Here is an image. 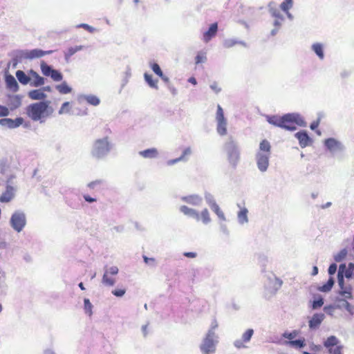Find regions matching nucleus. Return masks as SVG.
Listing matches in <instances>:
<instances>
[{"mask_svg": "<svg viewBox=\"0 0 354 354\" xmlns=\"http://www.w3.org/2000/svg\"><path fill=\"white\" fill-rule=\"evenodd\" d=\"M10 113L8 107L0 105V117L8 116Z\"/></svg>", "mask_w": 354, "mask_h": 354, "instance_id": "nucleus-59", "label": "nucleus"}, {"mask_svg": "<svg viewBox=\"0 0 354 354\" xmlns=\"http://www.w3.org/2000/svg\"><path fill=\"white\" fill-rule=\"evenodd\" d=\"M204 198L206 201V203L209 205V207L216 204L215 198L211 193L205 192L204 193Z\"/></svg>", "mask_w": 354, "mask_h": 354, "instance_id": "nucleus-43", "label": "nucleus"}, {"mask_svg": "<svg viewBox=\"0 0 354 354\" xmlns=\"http://www.w3.org/2000/svg\"><path fill=\"white\" fill-rule=\"evenodd\" d=\"M28 97L34 100H43L46 97V95L41 89L32 90L28 92Z\"/></svg>", "mask_w": 354, "mask_h": 354, "instance_id": "nucleus-28", "label": "nucleus"}, {"mask_svg": "<svg viewBox=\"0 0 354 354\" xmlns=\"http://www.w3.org/2000/svg\"><path fill=\"white\" fill-rule=\"evenodd\" d=\"M50 77L56 82H59L63 79V75L57 70L53 69Z\"/></svg>", "mask_w": 354, "mask_h": 354, "instance_id": "nucleus-50", "label": "nucleus"}, {"mask_svg": "<svg viewBox=\"0 0 354 354\" xmlns=\"http://www.w3.org/2000/svg\"><path fill=\"white\" fill-rule=\"evenodd\" d=\"M325 319V315L324 313H315L308 321L309 328L312 330H317L324 319Z\"/></svg>", "mask_w": 354, "mask_h": 354, "instance_id": "nucleus-17", "label": "nucleus"}, {"mask_svg": "<svg viewBox=\"0 0 354 354\" xmlns=\"http://www.w3.org/2000/svg\"><path fill=\"white\" fill-rule=\"evenodd\" d=\"M16 189L8 185L6 186V191L1 194L0 196V202L1 203H8L10 202L15 195Z\"/></svg>", "mask_w": 354, "mask_h": 354, "instance_id": "nucleus-21", "label": "nucleus"}, {"mask_svg": "<svg viewBox=\"0 0 354 354\" xmlns=\"http://www.w3.org/2000/svg\"><path fill=\"white\" fill-rule=\"evenodd\" d=\"M339 294L344 297L343 299H351L353 298L352 292H341V290H339Z\"/></svg>", "mask_w": 354, "mask_h": 354, "instance_id": "nucleus-63", "label": "nucleus"}, {"mask_svg": "<svg viewBox=\"0 0 354 354\" xmlns=\"http://www.w3.org/2000/svg\"><path fill=\"white\" fill-rule=\"evenodd\" d=\"M118 268L117 266H111L109 268L105 267V270L104 274H106L107 275H115L118 273Z\"/></svg>", "mask_w": 354, "mask_h": 354, "instance_id": "nucleus-51", "label": "nucleus"}, {"mask_svg": "<svg viewBox=\"0 0 354 354\" xmlns=\"http://www.w3.org/2000/svg\"><path fill=\"white\" fill-rule=\"evenodd\" d=\"M348 250L346 248L341 250L338 253L334 254L333 258L335 262H342L346 258Z\"/></svg>", "mask_w": 354, "mask_h": 354, "instance_id": "nucleus-37", "label": "nucleus"}, {"mask_svg": "<svg viewBox=\"0 0 354 354\" xmlns=\"http://www.w3.org/2000/svg\"><path fill=\"white\" fill-rule=\"evenodd\" d=\"M286 118L287 120V124H290V126L293 127L295 128V131L297 129L295 124H297L300 127H306V122L303 117L299 113H287Z\"/></svg>", "mask_w": 354, "mask_h": 354, "instance_id": "nucleus-13", "label": "nucleus"}, {"mask_svg": "<svg viewBox=\"0 0 354 354\" xmlns=\"http://www.w3.org/2000/svg\"><path fill=\"white\" fill-rule=\"evenodd\" d=\"M126 292V290L124 289H118V290H112L111 293L118 297H122Z\"/></svg>", "mask_w": 354, "mask_h": 354, "instance_id": "nucleus-60", "label": "nucleus"}, {"mask_svg": "<svg viewBox=\"0 0 354 354\" xmlns=\"http://www.w3.org/2000/svg\"><path fill=\"white\" fill-rule=\"evenodd\" d=\"M311 49L320 59L324 58V45L322 43L316 42L313 44Z\"/></svg>", "mask_w": 354, "mask_h": 354, "instance_id": "nucleus-30", "label": "nucleus"}, {"mask_svg": "<svg viewBox=\"0 0 354 354\" xmlns=\"http://www.w3.org/2000/svg\"><path fill=\"white\" fill-rule=\"evenodd\" d=\"M16 77L19 82L24 85L28 84L30 81V78L21 70H18L16 72Z\"/></svg>", "mask_w": 354, "mask_h": 354, "instance_id": "nucleus-33", "label": "nucleus"}, {"mask_svg": "<svg viewBox=\"0 0 354 354\" xmlns=\"http://www.w3.org/2000/svg\"><path fill=\"white\" fill-rule=\"evenodd\" d=\"M11 227L17 232H21L26 225V216L22 211H15L10 218Z\"/></svg>", "mask_w": 354, "mask_h": 354, "instance_id": "nucleus-7", "label": "nucleus"}, {"mask_svg": "<svg viewBox=\"0 0 354 354\" xmlns=\"http://www.w3.org/2000/svg\"><path fill=\"white\" fill-rule=\"evenodd\" d=\"M295 137L298 139L301 147L304 148L312 143L311 138L305 131H299L295 133Z\"/></svg>", "mask_w": 354, "mask_h": 354, "instance_id": "nucleus-20", "label": "nucleus"}, {"mask_svg": "<svg viewBox=\"0 0 354 354\" xmlns=\"http://www.w3.org/2000/svg\"><path fill=\"white\" fill-rule=\"evenodd\" d=\"M76 27L77 28H82L86 30L87 31H88L91 33L94 32L95 30V28L89 26L87 24H78Z\"/></svg>", "mask_w": 354, "mask_h": 354, "instance_id": "nucleus-55", "label": "nucleus"}, {"mask_svg": "<svg viewBox=\"0 0 354 354\" xmlns=\"http://www.w3.org/2000/svg\"><path fill=\"white\" fill-rule=\"evenodd\" d=\"M293 6V0H284L280 4V9L284 12H288Z\"/></svg>", "mask_w": 354, "mask_h": 354, "instance_id": "nucleus-42", "label": "nucleus"}, {"mask_svg": "<svg viewBox=\"0 0 354 354\" xmlns=\"http://www.w3.org/2000/svg\"><path fill=\"white\" fill-rule=\"evenodd\" d=\"M254 335V330L252 328L247 329L242 335L241 339H237L233 342V345L237 349L246 348L248 346L245 344L250 342Z\"/></svg>", "mask_w": 354, "mask_h": 354, "instance_id": "nucleus-12", "label": "nucleus"}, {"mask_svg": "<svg viewBox=\"0 0 354 354\" xmlns=\"http://www.w3.org/2000/svg\"><path fill=\"white\" fill-rule=\"evenodd\" d=\"M24 121V118L21 117L17 118L15 120L11 118H2L0 119V125L9 129H15L21 125Z\"/></svg>", "mask_w": 354, "mask_h": 354, "instance_id": "nucleus-16", "label": "nucleus"}, {"mask_svg": "<svg viewBox=\"0 0 354 354\" xmlns=\"http://www.w3.org/2000/svg\"><path fill=\"white\" fill-rule=\"evenodd\" d=\"M144 77H145V80L146 81V82L148 84V85L151 88H156V89L158 88V86L157 84L158 80H153L151 75H149V74L145 73L144 74Z\"/></svg>", "mask_w": 354, "mask_h": 354, "instance_id": "nucleus-38", "label": "nucleus"}, {"mask_svg": "<svg viewBox=\"0 0 354 354\" xmlns=\"http://www.w3.org/2000/svg\"><path fill=\"white\" fill-rule=\"evenodd\" d=\"M286 344L292 347H295L297 348H301L306 346L304 338L288 341L286 342Z\"/></svg>", "mask_w": 354, "mask_h": 354, "instance_id": "nucleus-34", "label": "nucleus"}, {"mask_svg": "<svg viewBox=\"0 0 354 354\" xmlns=\"http://www.w3.org/2000/svg\"><path fill=\"white\" fill-rule=\"evenodd\" d=\"M268 12L272 17L274 19H278L281 21H285V17L281 12L280 10L276 7V5L274 2L269 3L268 6Z\"/></svg>", "mask_w": 354, "mask_h": 354, "instance_id": "nucleus-24", "label": "nucleus"}, {"mask_svg": "<svg viewBox=\"0 0 354 354\" xmlns=\"http://www.w3.org/2000/svg\"><path fill=\"white\" fill-rule=\"evenodd\" d=\"M283 22H284V21H281L280 19H274L273 24H272L274 26V28L272 29L270 31L271 36H275L278 33V32L281 29Z\"/></svg>", "mask_w": 354, "mask_h": 354, "instance_id": "nucleus-35", "label": "nucleus"}, {"mask_svg": "<svg viewBox=\"0 0 354 354\" xmlns=\"http://www.w3.org/2000/svg\"><path fill=\"white\" fill-rule=\"evenodd\" d=\"M218 327V322H217L216 319H214L212 321L210 326H209V328L208 329V330L206 333V334H210L212 335H218L216 333V330L217 329Z\"/></svg>", "mask_w": 354, "mask_h": 354, "instance_id": "nucleus-46", "label": "nucleus"}, {"mask_svg": "<svg viewBox=\"0 0 354 354\" xmlns=\"http://www.w3.org/2000/svg\"><path fill=\"white\" fill-rule=\"evenodd\" d=\"M139 155L145 158H156L158 156V151L156 148H150L139 151Z\"/></svg>", "mask_w": 354, "mask_h": 354, "instance_id": "nucleus-29", "label": "nucleus"}, {"mask_svg": "<svg viewBox=\"0 0 354 354\" xmlns=\"http://www.w3.org/2000/svg\"><path fill=\"white\" fill-rule=\"evenodd\" d=\"M113 144L108 136L95 139L91 147V156L96 160L106 158L111 151Z\"/></svg>", "mask_w": 354, "mask_h": 354, "instance_id": "nucleus-2", "label": "nucleus"}, {"mask_svg": "<svg viewBox=\"0 0 354 354\" xmlns=\"http://www.w3.org/2000/svg\"><path fill=\"white\" fill-rule=\"evenodd\" d=\"M338 308H345L346 310L351 315H354V305L351 304L346 299H339Z\"/></svg>", "mask_w": 354, "mask_h": 354, "instance_id": "nucleus-31", "label": "nucleus"}, {"mask_svg": "<svg viewBox=\"0 0 354 354\" xmlns=\"http://www.w3.org/2000/svg\"><path fill=\"white\" fill-rule=\"evenodd\" d=\"M70 102H65L62 104L61 108L59 109L58 113L59 115H62L64 113H68L70 112Z\"/></svg>", "mask_w": 354, "mask_h": 354, "instance_id": "nucleus-49", "label": "nucleus"}, {"mask_svg": "<svg viewBox=\"0 0 354 354\" xmlns=\"http://www.w3.org/2000/svg\"><path fill=\"white\" fill-rule=\"evenodd\" d=\"M10 56L16 58L17 60L22 62L24 59H35L34 49L32 50H13Z\"/></svg>", "mask_w": 354, "mask_h": 354, "instance_id": "nucleus-14", "label": "nucleus"}, {"mask_svg": "<svg viewBox=\"0 0 354 354\" xmlns=\"http://www.w3.org/2000/svg\"><path fill=\"white\" fill-rule=\"evenodd\" d=\"M53 53V50H43L41 49H34L35 59L41 57L46 55H50Z\"/></svg>", "mask_w": 354, "mask_h": 354, "instance_id": "nucleus-48", "label": "nucleus"}, {"mask_svg": "<svg viewBox=\"0 0 354 354\" xmlns=\"http://www.w3.org/2000/svg\"><path fill=\"white\" fill-rule=\"evenodd\" d=\"M218 335L206 334L203 337L199 348L202 354H214L218 344Z\"/></svg>", "mask_w": 354, "mask_h": 354, "instance_id": "nucleus-6", "label": "nucleus"}, {"mask_svg": "<svg viewBox=\"0 0 354 354\" xmlns=\"http://www.w3.org/2000/svg\"><path fill=\"white\" fill-rule=\"evenodd\" d=\"M77 99L79 103L86 101L90 105L94 106H98L100 104V99L97 96L92 94H80L77 95Z\"/></svg>", "mask_w": 354, "mask_h": 354, "instance_id": "nucleus-18", "label": "nucleus"}, {"mask_svg": "<svg viewBox=\"0 0 354 354\" xmlns=\"http://www.w3.org/2000/svg\"><path fill=\"white\" fill-rule=\"evenodd\" d=\"M337 266L335 263H333L329 266L328 269V274L332 277L337 271Z\"/></svg>", "mask_w": 354, "mask_h": 354, "instance_id": "nucleus-58", "label": "nucleus"}, {"mask_svg": "<svg viewBox=\"0 0 354 354\" xmlns=\"http://www.w3.org/2000/svg\"><path fill=\"white\" fill-rule=\"evenodd\" d=\"M236 44H240L244 47H247V44L245 41L239 40L236 38L225 39L223 41V46L226 48H232Z\"/></svg>", "mask_w": 354, "mask_h": 354, "instance_id": "nucleus-26", "label": "nucleus"}, {"mask_svg": "<svg viewBox=\"0 0 354 354\" xmlns=\"http://www.w3.org/2000/svg\"><path fill=\"white\" fill-rule=\"evenodd\" d=\"M230 164L235 167L240 160L241 151L238 143L232 138H229L224 145Z\"/></svg>", "mask_w": 354, "mask_h": 354, "instance_id": "nucleus-5", "label": "nucleus"}, {"mask_svg": "<svg viewBox=\"0 0 354 354\" xmlns=\"http://www.w3.org/2000/svg\"><path fill=\"white\" fill-rule=\"evenodd\" d=\"M5 82L6 84V88L10 91L15 93L19 91V86L16 80L12 75H6Z\"/></svg>", "mask_w": 354, "mask_h": 354, "instance_id": "nucleus-23", "label": "nucleus"}, {"mask_svg": "<svg viewBox=\"0 0 354 354\" xmlns=\"http://www.w3.org/2000/svg\"><path fill=\"white\" fill-rule=\"evenodd\" d=\"M210 209L216 214L219 219L223 221H226V218L223 212L217 203L210 207Z\"/></svg>", "mask_w": 354, "mask_h": 354, "instance_id": "nucleus-39", "label": "nucleus"}, {"mask_svg": "<svg viewBox=\"0 0 354 354\" xmlns=\"http://www.w3.org/2000/svg\"><path fill=\"white\" fill-rule=\"evenodd\" d=\"M102 183V180H94V181H92V182L89 183L87 185V186L90 189H94L95 187V186H97L98 185H100Z\"/></svg>", "mask_w": 354, "mask_h": 354, "instance_id": "nucleus-64", "label": "nucleus"}, {"mask_svg": "<svg viewBox=\"0 0 354 354\" xmlns=\"http://www.w3.org/2000/svg\"><path fill=\"white\" fill-rule=\"evenodd\" d=\"M192 149L190 147L185 149L182 155L180 156V158H183L182 162L187 161L189 156L192 154Z\"/></svg>", "mask_w": 354, "mask_h": 354, "instance_id": "nucleus-52", "label": "nucleus"}, {"mask_svg": "<svg viewBox=\"0 0 354 354\" xmlns=\"http://www.w3.org/2000/svg\"><path fill=\"white\" fill-rule=\"evenodd\" d=\"M344 277L345 275L337 274V282L340 289H343L344 285Z\"/></svg>", "mask_w": 354, "mask_h": 354, "instance_id": "nucleus-62", "label": "nucleus"}, {"mask_svg": "<svg viewBox=\"0 0 354 354\" xmlns=\"http://www.w3.org/2000/svg\"><path fill=\"white\" fill-rule=\"evenodd\" d=\"M179 211L185 216L194 218L196 221H201L205 225L209 224L212 221L209 212L207 208H204L199 212L198 210L187 205H181L179 207Z\"/></svg>", "mask_w": 354, "mask_h": 354, "instance_id": "nucleus-4", "label": "nucleus"}, {"mask_svg": "<svg viewBox=\"0 0 354 354\" xmlns=\"http://www.w3.org/2000/svg\"><path fill=\"white\" fill-rule=\"evenodd\" d=\"M324 346L328 350V354H342L343 346L335 335H330L324 340Z\"/></svg>", "mask_w": 354, "mask_h": 354, "instance_id": "nucleus-8", "label": "nucleus"}, {"mask_svg": "<svg viewBox=\"0 0 354 354\" xmlns=\"http://www.w3.org/2000/svg\"><path fill=\"white\" fill-rule=\"evenodd\" d=\"M180 200L190 205L200 207L203 204V197L198 194H190L181 196Z\"/></svg>", "mask_w": 354, "mask_h": 354, "instance_id": "nucleus-15", "label": "nucleus"}, {"mask_svg": "<svg viewBox=\"0 0 354 354\" xmlns=\"http://www.w3.org/2000/svg\"><path fill=\"white\" fill-rule=\"evenodd\" d=\"M151 68L152 71L159 77H162V71L160 67V66L157 63H153L151 65Z\"/></svg>", "mask_w": 354, "mask_h": 354, "instance_id": "nucleus-54", "label": "nucleus"}, {"mask_svg": "<svg viewBox=\"0 0 354 354\" xmlns=\"http://www.w3.org/2000/svg\"><path fill=\"white\" fill-rule=\"evenodd\" d=\"M324 147L332 154L342 152L345 149L344 145L334 138H329L324 140Z\"/></svg>", "mask_w": 354, "mask_h": 354, "instance_id": "nucleus-11", "label": "nucleus"}, {"mask_svg": "<svg viewBox=\"0 0 354 354\" xmlns=\"http://www.w3.org/2000/svg\"><path fill=\"white\" fill-rule=\"evenodd\" d=\"M270 143L267 140H263L260 142L259 149L255 153L257 167L261 172L264 173L267 171L270 165Z\"/></svg>", "mask_w": 354, "mask_h": 354, "instance_id": "nucleus-3", "label": "nucleus"}, {"mask_svg": "<svg viewBox=\"0 0 354 354\" xmlns=\"http://www.w3.org/2000/svg\"><path fill=\"white\" fill-rule=\"evenodd\" d=\"M286 118V114L281 117L278 115H266V120L274 126L279 127L290 131H295V128L293 127L290 126V124H287Z\"/></svg>", "mask_w": 354, "mask_h": 354, "instance_id": "nucleus-9", "label": "nucleus"}, {"mask_svg": "<svg viewBox=\"0 0 354 354\" xmlns=\"http://www.w3.org/2000/svg\"><path fill=\"white\" fill-rule=\"evenodd\" d=\"M93 304L91 303L90 300L87 298L84 299V313L91 317L93 315Z\"/></svg>", "mask_w": 354, "mask_h": 354, "instance_id": "nucleus-40", "label": "nucleus"}, {"mask_svg": "<svg viewBox=\"0 0 354 354\" xmlns=\"http://www.w3.org/2000/svg\"><path fill=\"white\" fill-rule=\"evenodd\" d=\"M218 31L217 23H213L210 25L209 29L203 35V40L205 43H208L214 37L216 36Z\"/></svg>", "mask_w": 354, "mask_h": 354, "instance_id": "nucleus-22", "label": "nucleus"}, {"mask_svg": "<svg viewBox=\"0 0 354 354\" xmlns=\"http://www.w3.org/2000/svg\"><path fill=\"white\" fill-rule=\"evenodd\" d=\"M49 101H41L33 103L26 107V114L32 121H39L42 123L45 118L53 113V109L49 106Z\"/></svg>", "mask_w": 354, "mask_h": 354, "instance_id": "nucleus-1", "label": "nucleus"}, {"mask_svg": "<svg viewBox=\"0 0 354 354\" xmlns=\"http://www.w3.org/2000/svg\"><path fill=\"white\" fill-rule=\"evenodd\" d=\"M143 260L146 264L151 266H154L156 264V260L154 258H149L147 256H143Z\"/></svg>", "mask_w": 354, "mask_h": 354, "instance_id": "nucleus-61", "label": "nucleus"}, {"mask_svg": "<svg viewBox=\"0 0 354 354\" xmlns=\"http://www.w3.org/2000/svg\"><path fill=\"white\" fill-rule=\"evenodd\" d=\"M41 71L45 76H50L53 71V68L48 65L46 62H42L40 64Z\"/></svg>", "mask_w": 354, "mask_h": 354, "instance_id": "nucleus-41", "label": "nucleus"}, {"mask_svg": "<svg viewBox=\"0 0 354 354\" xmlns=\"http://www.w3.org/2000/svg\"><path fill=\"white\" fill-rule=\"evenodd\" d=\"M84 46H71L68 48L66 51H65L64 53V59L66 63L70 62L71 57L73 56L74 54H75L77 52L82 50L84 49Z\"/></svg>", "mask_w": 354, "mask_h": 354, "instance_id": "nucleus-27", "label": "nucleus"}, {"mask_svg": "<svg viewBox=\"0 0 354 354\" xmlns=\"http://www.w3.org/2000/svg\"><path fill=\"white\" fill-rule=\"evenodd\" d=\"M335 280L333 277H330L328 281L323 286H320L317 288V290L322 292H329L333 286H334Z\"/></svg>", "mask_w": 354, "mask_h": 354, "instance_id": "nucleus-32", "label": "nucleus"}, {"mask_svg": "<svg viewBox=\"0 0 354 354\" xmlns=\"http://www.w3.org/2000/svg\"><path fill=\"white\" fill-rule=\"evenodd\" d=\"M209 87L216 94L221 91V88L218 86V84L216 82H212Z\"/></svg>", "mask_w": 354, "mask_h": 354, "instance_id": "nucleus-56", "label": "nucleus"}, {"mask_svg": "<svg viewBox=\"0 0 354 354\" xmlns=\"http://www.w3.org/2000/svg\"><path fill=\"white\" fill-rule=\"evenodd\" d=\"M216 120L217 122L216 131L220 136H225L227 134V120L224 116V113L222 107L218 104L216 115Z\"/></svg>", "mask_w": 354, "mask_h": 354, "instance_id": "nucleus-10", "label": "nucleus"}, {"mask_svg": "<svg viewBox=\"0 0 354 354\" xmlns=\"http://www.w3.org/2000/svg\"><path fill=\"white\" fill-rule=\"evenodd\" d=\"M298 331L297 330H293L292 332H285L283 334V337L288 339L289 341L294 340L293 339L295 338L298 335Z\"/></svg>", "mask_w": 354, "mask_h": 354, "instance_id": "nucleus-53", "label": "nucleus"}, {"mask_svg": "<svg viewBox=\"0 0 354 354\" xmlns=\"http://www.w3.org/2000/svg\"><path fill=\"white\" fill-rule=\"evenodd\" d=\"M324 304V299L322 296H318L317 298H315L312 303V308L313 310H316L320 307H322Z\"/></svg>", "mask_w": 354, "mask_h": 354, "instance_id": "nucleus-47", "label": "nucleus"}, {"mask_svg": "<svg viewBox=\"0 0 354 354\" xmlns=\"http://www.w3.org/2000/svg\"><path fill=\"white\" fill-rule=\"evenodd\" d=\"M7 104L10 110L19 108L21 104L22 97L19 95H8Z\"/></svg>", "mask_w": 354, "mask_h": 354, "instance_id": "nucleus-19", "label": "nucleus"}, {"mask_svg": "<svg viewBox=\"0 0 354 354\" xmlns=\"http://www.w3.org/2000/svg\"><path fill=\"white\" fill-rule=\"evenodd\" d=\"M195 59H196V64H200V63L205 62L207 60V57L203 54L198 53L197 55L196 56Z\"/></svg>", "mask_w": 354, "mask_h": 354, "instance_id": "nucleus-57", "label": "nucleus"}, {"mask_svg": "<svg viewBox=\"0 0 354 354\" xmlns=\"http://www.w3.org/2000/svg\"><path fill=\"white\" fill-rule=\"evenodd\" d=\"M240 210L237 213V221L240 225H244L248 223V210L246 207H241L240 205H237Z\"/></svg>", "mask_w": 354, "mask_h": 354, "instance_id": "nucleus-25", "label": "nucleus"}, {"mask_svg": "<svg viewBox=\"0 0 354 354\" xmlns=\"http://www.w3.org/2000/svg\"><path fill=\"white\" fill-rule=\"evenodd\" d=\"M55 88L61 94H68L72 91L71 87H70L66 82H63L62 84L57 85Z\"/></svg>", "mask_w": 354, "mask_h": 354, "instance_id": "nucleus-36", "label": "nucleus"}, {"mask_svg": "<svg viewBox=\"0 0 354 354\" xmlns=\"http://www.w3.org/2000/svg\"><path fill=\"white\" fill-rule=\"evenodd\" d=\"M102 282L105 286H113L115 283V279L109 277L106 274H104L102 279Z\"/></svg>", "mask_w": 354, "mask_h": 354, "instance_id": "nucleus-45", "label": "nucleus"}, {"mask_svg": "<svg viewBox=\"0 0 354 354\" xmlns=\"http://www.w3.org/2000/svg\"><path fill=\"white\" fill-rule=\"evenodd\" d=\"M35 77L34 78V81L31 82V85L35 87H39L42 86L45 83V79L41 77L38 73H35Z\"/></svg>", "mask_w": 354, "mask_h": 354, "instance_id": "nucleus-44", "label": "nucleus"}]
</instances>
